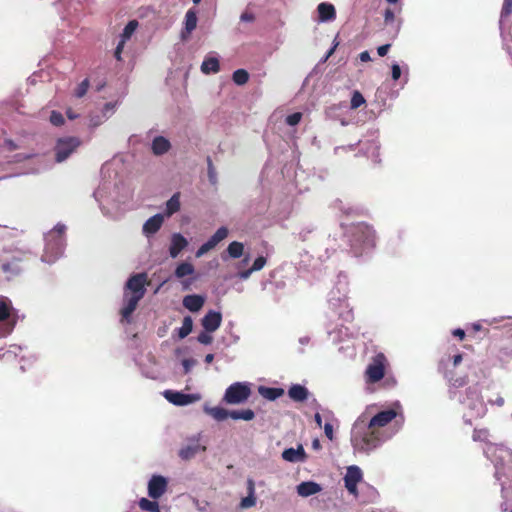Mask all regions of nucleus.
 <instances>
[{
  "label": "nucleus",
  "instance_id": "1a4fd4ad",
  "mask_svg": "<svg viewBox=\"0 0 512 512\" xmlns=\"http://www.w3.org/2000/svg\"><path fill=\"white\" fill-rule=\"evenodd\" d=\"M148 277L146 273H138L132 275L127 283L126 289L130 290L132 294L138 295L140 297H144L146 289L145 286L148 285Z\"/></svg>",
  "mask_w": 512,
  "mask_h": 512
},
{
  "label": "nucleus",
  "instance_id": "864d4df0",
  "mask_svg": "<svg viewBox=\"0 0 512 512\" xmlns=\"http://www.w3.org/2000/svg\"><path fill=\"white\" fill-rule=\"evenodd\" d=\"M240 20L242 22H254L255 15L252 12L244 11L240 16Z\"/></svg>",
  "mask_w": 512,
  "mask_h": 512
},
{
  "label": "nucleus",
  "instance_id": "6ab92c4d",
  "mask_svg": "<svg viewBox=\"0 0 512 512\" xmlns=\"http://www.w3.org/2000/svg\"><path fill=\"white\" fill-rule=\"evenodd\" d=\"M205 303V298L201 295L191 294L183 298V306L191 312L199 311Z\"/></svg>",
  "mask_w": 512,
  "mask_h": 512
},
{
  "label": "nucleus",
  "instance_id": "c9c22d12",
  "mask_svg": "<svg viewBox=\"0 0 512 512\" xmlns=\"http://www.w3.org/2000/svg\"><path fill=\"white\" fill-rule=\"evenodd\" d=\"M193 273H194V266L188 262L180 263L175 270V276L177 278H183L185 276L192 275Z\"/></svg>",
  "mask_w": 512,
  "mask_h": 512
},
{
  "label": "nucleus",
  "instance_id": "f3484780",
  "mask_svg": "<svg viewBox=\"0 0 512 512\" xmlns=\"http://www.w3.org/2000/svg\"><path fill=\"white\" fill-rule=\"evenodd\" d=\"M142 298L143 297L134 294L128 297L125 293V305L121 309V316L123 320H126L127 322L130 321L132 313L136 310L138 303Z\"/></svg>",
  "mask_w": 512,
  "mask_h": 512
},
{
  "label": "nucleus",
  "instance_id": "c03bdc74",
  "mask_svg": "<svg viewBox=\"0 0 512 512\" xmlns=\"http://www.w3.org/2000/svg\"><path fill=\"white\" fill-rule=\"evenodd\" d=\"M489 436V431L486 428L482 429H474L473 431V439L475 441H486Z\"/></svg>",
  "mask_w": 512,
  "mask_h": 512
},
{
  "label": "nucleus",
  "instance_id": "e433bc0d",
  "mask_svg": "<svg viewBox=\"0 0 512 512\" xmlns=\"http://www.w3.org/2000/svg\"><path fill=\"white\" fill-rule=\"evenodd\" d=\"M232 79L237 85H244L249 80V73L245 69H238L234 71Z\"/></svg>",
  "mask_w": 512,
  "mask_h": 512
},
{
  "label": "nucleus",
  "instance_id": "a878e982",
  "mask_svg": "<svg viewBox=\"0 0 512 512\" xmlns=\"http://www.w3.org/2000/svg\"><path fill=\"white\" fill-rule=\"evenodd\" d=\"M289 397L296 402H303L308 398V390L302 385L294 384L288 390Z\"/></svg>",
  "mask_w": 512,
  "mask_h": 512
},
{
  "label": "nucleus",
  "instance_id": "ddd939ff",
  "mask_svg": "<svg viewBox=\"0 0 512 512\" xmlns=\"http://www.w3.org/2000/svg\"><path fill=\"white\" fill-rule=\"evenodd\" d=\"M163 395L170 403L177 406L188 405L199 399L196 394H185L174 390H166Z\"/></svg>",
  "mask_w": 512,
  "mask_h": 512
},
{
  "label": "nucleus",
  "instance_id": "72a5a7b5",
  "mask_svg": "<svg viewBox=\"0 0 512 512\" xmlns=\"http://www.w3.org/2000/svg\"><path fill=\"white\" fill-rule=\"evenodd\" d=\"M193 329V320L190 316H185L182 326L178 329V336L180 339L187 337Z\"/></svg>",
  "mask_w": 512,
  "mask_h": 512
},
{
  "label": "nucleus",
  "instance_id": "473e14b6",
  "mask_svg": "<svg viewBox=\"0 0 512 512\" xmlns=\"http://www.w3.org/2000/svg\"><path fill=\"white\" fill-rule=\"evenodd\" d=\"M244 245L241 242L233 241L227 247V252L231 258L237 259L243 255Z\"/></svg>",
  "mask_w": 512,
  "mask_h": 512
},
{
  "label": "nucleus",
  "instance_id": "680f3d73",
  "mask_svg": "<svg viewBox=\"0 0 512 512\" xmlns=\"http://www.w3.org/2000/svg\"><path fill=\"white\" fill-rule=\"evenodd\" d=\"M359 59L362 62H368L371 60L370 54L368 51H363L359 54Z\"/></svg>",
  "mask_w": 512,
  "mask_h": 512
},
{
  "label": "nucleus",
  "instance_id": "37998d69",
  "mask_svg": "<svg viewBox=\"0 0 512 512\" xmlns=\"http://www.w3.org/2000/svg\"><path fill=\"white\" fill-rule=\"evenodd\" d=\"M88 88H89V80L88 79H84L78 85V87L75 89V92H74L75 97L82 98L83 96H85V94L88 91Z\"/></svg>",
  "mask_w": 512,
  "mask_h": 512
},
{
  "label": "nucleus",
  "instance_id": "423d86ee",
  "mask_svg": "<svg viewBox=\"0 0 512 512\" xmlns=\"http://www.w3.org/2000/svg\"><path fill=\"white\" fill-rule=\"evenodd\" d=\"M81 145V140L78 137L67 136L59 138L56 141L54 151H55V161L57 163H61L65 161L76 149Z\"/></svg>",
  "mask_w": 512,
  "mask_h": 512
},
{
  "label": "nucleus",
  "instance_id": "6e6552de",
  "mask_svg": "<svg viewBox=\"0 0 512 512\" xmlns=\"http://www.w3.org/2000/svg\"><path fill=\"white\" fill-rule=\"evenodd\" d=\"M461 402L467 404L470 409L474 410L476 417H481L486 412L484 401L480 391L476 387H469L466 390L465 398L461 400Z\"/></svg>",
  "mask_w": 512,
  "mask_h": 512
},
{
  "label": "nucleus",
  "instance_id": "c85d7f7f",
  "mask_svg": "<svg viewBox=\"0 0 512 512\" xmlns=\"http://www.w3.org/2000/svg\"><path fill=\"white\" fill-rule=\"evenodd\" d=\"M259 393L268 400H276L284 394V390L282 388H274V387H259Z\"/></svg>",
  "mask_w": 512,
  "mask_h": 512
},
{
  "label": "nucleus",
  "instance_id": "f8f14e48",
  "mask_svg": "<svg viewBox=\"0 0 512 512\" xmlns=\"http://www.w3.org/2000/svg\"><path fill=\"white\" fill-rule=\"evenodd\" d=\"M396 416L397 412L394 409H387L377 413L371 419H367V422L370 424V427L384 431L383 428L395 419Z\"/></svg>",
  "mask_w": 512,
  "mask_h": 512
},
{
  "label": "nucleus",
  "instance_id": "13d9d810",
  "mask_svg": "<svg viewBox=\"0 0 512 512\" xmlns=\"http://www.w3.org/2000/svg\"><path fill=\"white\" fill-rule=\"evenodd\" d=\"M324 432H325V435L328 439L332 440L333 439V426L332 424L330 423H326L324 425Z\"/></svg>",
  "mask_w": 512,
  "mask_h": 512
},
{
  "label": "nucleus",
  "instance_id": "bf43d9fd",
  "mask_svg": "<svg viewBox=\"0 0 512 512\" xmlns=\"http://www.w3.org/2000/svg\"><path fill=\"white\" fill-rule=\"evenodd\" d=\"M54 233H57L59 237H62V235L65 232V226L62 224H57L55 228L53 229Z\"/></svg>",
  "mask_w": 512,
  "mask_h": 512
},
{
  "label": "nucleus",
  "instance_id": "39448f33",
  "mask_svg": "<svg viewBox=\"0 0 512 512\" xmlns=\"http://www.w3.org/2000/svg\"><path fill=\"white\" fill-rule=\"evenodd\" d=\"M388 366V360L384 353L379 352L372 357L371 362L365 370V379L369 384L379 382L385 376V370Z\"/></svg>",
  "mask_w": 512,
  "mask_h": 512
},
{
  "label": "nucleus",
  "instance_id": "8fccbe9b",
  "mask_svg": "<svg viewBox=\"0 0 512 512\" xmlns=\"http://www.w3.org/2000/svg\"><path fill=\"white\" fill-rule=\"evenodd\" d=\"M210 333L211 332H207L206 330L201 332L197 337L198 342L204 345L211 344L213 341V337L210 335Z\"/></svg>",
  "mask_w": 512,
  "mask_h": 512
},
{
  "label": "nucleus",
  "instance_id": "0e129e2a",
  "mask_svg": "<svg viewBox=\"0 0 512 512\" xmlns=\"http://www.w3.org/2000/svg\"><path fill=\"white\" fill-rule=\"evenodd\" d=\"M490 403H495L498 406H503L505 403V400L502 396L498 395L495 400H490Z\"/></svg>",
  "mask_w": 512,
  "mask_h": 512
},
{
  "label": "nucleus",
  "instance_id": "e2e57ef3",
  "mask_svg": "<svg viewBox=\"0 0 512 512\" xmlns=\"http://www.w3.org/2000/svg\"><path fill=\"white\" fill-rule=\"evenodd\" d=\"M182 364H183L185 373H188L190 371V368H191L192 364H193V361H191L189 359H185V360H183Z\"/></svg>",
  "mask_w": 512,
  "mask_h": 512
},
{
  "label": "nucleus",
  "instance_id": "4be33fe9",
  "mask_svg": "<svg viewBox=\"0 0 512 512\" xmlns=\"http://www.w3.org/2000/svg\"><path fill=\"white\" fill-rule=\"evenodd\" d=\"M20 235V230L17 227H10L7 225H0V243H14V240Z\"/></svg>",
  "mask_w": 512,
  "mask_h": 512
},
{
  "label": "nucleus",
  "instance_id": "a19ab883",
  "mask_svg": "<svg viewBox=\"0 0 512 512\" xmlns=\"http://www.w3.org/2000/svg\"><path fill=\"white\" fill-rule=\"evenodd\" d=\"M50 249V244L48 243L46 246L45 254L42 256V259L47 262H53L58 256L61 254V244L57 242L55 244V248L53 247L54 255L53 257H48L47 253Z\"/></svg>",
  "mask_w": 512,
  "mask_h": 512
},
{
  "label": "nucleus",
  "instance_id": "7ed1b4c3",
  "mask_svg": "<svg viewBox=\"0 0 512 512\" xmlns=\"http://www.w3.org/2000/svg\"><path fill=\"white\" fill-rule=\"evenodd\" d=\"M26 253L20 249L0 250V281H12L26 268Z\"/></svg>",
  "mask_w": 512,
  "mask_h": 512
},
{
  "label": "nucleus",
  "instance_id": "0eeeda50",
  "mask_svg": "<svg viewBox=\"0 0 512 512\" xmlns=\"http://www.w3.org/2000/svg\"><path fill=\"white\" fill-rule=\"evenodd\" d=\"M250 395L251 389L248 384L236 382L226 389L223 400L228 404H240L245 402Z\"/></svg>",
  "mask_w": 512,
  "mask_h": 512
},
{
  "label": "nucleus",
  "instance_id": "603ef678",
  "mask_svg": "<svg viewBox=\"0 0 512 512\" xmlns=\"http://www.w3.org/2000/svg\"><path fill=\"white\" fill-rule=\"evenodd\" d=\"M395 20V15H394V12L392 9L390 8H387L384 12V22L386 25H388L389 23H392L394 22Z\"/></svg>",
  "mask_w": 512,
  "mask_h": 512
},
{
  "label": "nucleus",
  "instance_id": "3c124183",
  "mask_svg": "<svg viewBox=\"0 0 512 512\" xmlns=\"http://www.w3.org/2000/svg\"><path fill=\"white\" fill-rule=\"evenodd\" d=\"M266 262H267V260H266V258L264 256H259V257H257L254 260L251 268H252V270L254 272L260 271L261 269H263V267L265 266Z\"/></svg>",
  "mask_w": 512,
  "mask_h": 512
},
{
  "label": "nucleus",
  "instance_id": "de8ad7c7",
  "mask_svg": "<svg viewBox=\"0 0 512 512\" xmlns=\"http://www.w3.org/2000/svg\"><path fill=\"white\" fill-rule=\"evenodd\" d=\"M302 119V113L295 112L286 117V123L290 126L297 125Z\"/></svg>",
  "mask_w": 512,
  "mask_h": 512
},
{
  "label": "nucleus",
  "instance_id": "052dcab7",
  "mask_svg": "<svg viewBox=\"0 0 512 512\" xmlns=\"http://www.w3.org/2000/svg\"><path fill=\"white\" fill-rule=\"evenodd\" d=\"M452 334L455 337H458L460 340H463L465 337V331L461 328H457V329L453 330Z\"/></svg>",
  "mask_w": 512,
  "mask_h": 512
},
{
  "label": "nucleus",
  "instance_id": "69168bd1",
  "mask_svg": "<svg viewBox=\"0 0 512 512\" xmlns=\"http://www.w3.org/2000/svg\"><path fill=\"white\" fill-rule=\"evenodd\" d=\"M254 271L250 267L248 270L240 272V278L247 279Z\"/></svg>",
  "mask_w": 512,
  "mask_h": 512
},
{
  "label": "nucleus",
  "instance_id": "9d476101",
  "mask_svg": "<svg viewBox=\"0 0 512 512\" xmlns=\"http://www.w3.org/2000/svg\"><path fill=\"white\" fill-rule=\"evenodd\" d=\"M168 488V481L161 475H153L148 482V495L152 499H158L163 496Z\"/></svg>",
  "mask_w": 512,
  "mask_h": 512
},
{
  "label": "nucleus",
  "instance_id": "9b49d317",
  "mask_svg": "<svg viewBox=\"0 0 512 512\" xmlns=\"http://www.w3.org/2000/svg\"><path fill=\"white\" fill-rule=\"evenodd\" d=\"M363 474L358 466H350L344 477L345 488L353 495L358 494L357 485L362 480Z\"/></svg>",
  "mask_w": 512,
  "mask_h": 512
},
{
  "label": "nucleus",
  "instance_id": "2f4dec72",
  "mask_svg": "<svg viewBox=\"0 0 512 512\" xmlns=\"http://www.w3.org/2000/svg\"><path fill=\"white\" fill-rule=\"evenodd\" d=\"M180 209V194L175 193L166 203V214L171 216Z\"/></svg>",
  "mask_w": 512,
  "mask_h": 512
},
{
  "label": "nucleus",
  "instance_id": "6e6d98bb",
  "mask_svg": "<svg viewBox=\"0 0 512 512\" xmlns=\"http://www.w3.org/2000/svg\"><path fill=\"white\" fill-rule=\"evenodd\" d=\"M125 43H126L125 41L120 40L118 45H117V47H116V49H115L114 56L119 61L121 60V53L123 51Z\"/></svg>",
  "mask_w": 512,
  "mask_h": 512
},
{
  "label": "nucleus",
  "instance_id": "58836bf2",
  "mask_svg": "<svg viewBox=\"0 0 512 512\" xmlns=\"http://www.w3.org/2000/svg\"><path fill=\"white\" fill-rule=\"evenodd\" d=\"M365 98L364 96L357 90H355L352 94L351 101H350V108L351 109H357L363 104H365Z\"/></svg>",
  "mask_w": 512,
  "mask_h": 512
},
{
  "label": "nucleus",
  "instance_id": "dca6fc26",
  "mask_svg": "<svg viewBox=\"0 0 512 512\" xmlns=\"http://www.w3.org/2000/svg\"><path fill=\"white\" fill-rule=\"evenodd\" d=\"M282 458L291 463L304 462L307 454L301 444L297 448H287L282 452Z\"/></svg>",
  "mask_w": 512,
  "mask_h": 512
},
{
  "label": "nucleus",
  "instance_id": "a211bd4d",
  "mask_svg": "<svg viewBox=\"0 0 512 512\" xmlns=\"http://www.w3.org/2000/svg\"><path fill=\"white\" fill-rule=\"evenodd\" d=\"M188 245V241L180 233H175L171 239V245L169 247V253L172 258H176L182 250Z\"/></svg>",
  "mask_w": 512,
  "mask_h": 512
},
{
  "label": "nucleus",
  "instance_id": "f257e3e1",
  "mask_svg": "<svg viewBox=\"0 0 512 512\" xmlns=\"http://www.w3.org/2000/svg\"><path fill=\"white\" fill-rule=\"evenodd\" d=\"M388 437L385 431L370 427L365 415L357 418L351 431V443L354 449L366 453L379 447Z\"/></svg>",
  "mask_w": 512,
  "mask_h": 512
},
{
  "label": "nucleus",
  "instance_id": "f03ea898",
  "mask_svg": "<svg viewBox=\"0 0 512 512\" xmlns=\"http://www.w3.org/2000/svg\"><path fill=\"white\" fill-rule=\"evenodd\" d=\"M346 234L349 238L350 250L354 256L359 257L376 247V232L365 222H358L348 226Z\"/></svg>",
  "mask_w": 512,
  "mask_h": 512
},
{
  "label": "nucleus",
  "instance_id": "ea45409f",
  "mask_svg": "<svg viewBox=\"0 0 512 512\" xmlns=\"http://www.w3.org/2000/svg\"><path fill=\"white\" fill-rule=\"evenodd\" d=\"M206 161H207L208 179L211 184H216L217 183V172L213 165L211 157L208 156Z\"/></svg>",
  "mask_w": 512,
  "mask_h": 512
},
{
  "label": "nucleus",
  "instance_id": "774afa93",
  "mask_svg": "<svg viewBox=\"0 0 512 512\" xmlns=\"http://www.w3.org/2000/svg\"><path fill=\"white\" fill-rule=\"evenodd\" d=\"M213 360H214V355H213V354H211V353H210V354H207V355L205 356V359H204L205 363H207V364L212 363V361H213Z\"/></svg>",
  "mask_w": 512,
  "mask_h": 512
},
{
  "label": "nucleus",
  "instance_id": "49530a36",
  "mask_svg": "<svg viewBox=\"0 0 512 512\" xmlns=\"http://www.w3.org/2000/svg\"><path fill=\"white\" fill-rule=\"evenodd\" d=\"M512 14V0H504L502 9H501V17L507 18Z\"/></svg>",
  "mask_w": 512,
  "mask_h": 512
},
{
  "label": "nucleus",
  "instance_id": "5fc2aeb1",
  "mask_svg": "<svg viewBox=\"0 0 512 512\" xmlns=\"http://www.w3.org/2000/svg\"><path fill=\"white\" fill-rule=\"evenodd\" d=\"M391 74L393 80H398L401 76V68L398 64H393L391 67Z\"/></svg>",
  "mask_w": 512,
  "mask_h": 512
},
{
  "label": "nucleus",
  "instance_id": "4d7b16f0",
  "mask_svg": "<svg viewBox=\"0 0 512 512\" xmlns=\"http://www.w3.org/2000/svg\"><path fill=\"white\" fill-rule=\"evenodd\" d=\"M391 47V44H385V45H382V46H379L377 48V53L380 57H384L385 55H387L389 49Z\"/></svg>",
  "mask_w": 512,
  "mask_h": 512
},
{
  "label": "nucleus",
  "instance_id": "4c0bfd02",
  "mask_svg": "<svg viewBox=\"0 0 512 512\" xmlns=\"http://www.w3.org/2000/svg\"><path fill=\"white\" fill-rule=\"evenodd\" d=\"M137 27L138 22L136 20L129 21L123 29V32L121 34V40L126 42L128 39H130V37L135 32Z\"/></svg>",
  "mask_w": 512,
  "mask_h": 512
},
{
  "label": "nucleus",
  "instance_id": "412c9836",
  "mask_svg": "<svg viewBox=\"0 0 512 512\" xmlns=\"http://www.w3.org/2000/svg\"><path fill=\"white\" fill-rule=\"evenodd\" d=\"M319 21L328 22L336 18L335 7L327 2H322L317 7Z\"/></svg>",
  "mask_w": 512,
  "mask_h": 512
},
{
  "label": "nucleus",
  "instance_id": "20e7f679",
  "mask_svg": "<svg viewBox=\"0 0 512 512\" xmlns=\"http://www.w3.org/2000/svg\"><path fill=\"white\" fill-rule=\"evenodd\" d=\"M463 360V355L457 353L454 355H447L442 358L439 362L438 369L443 374L444 378L447 379L449 384L453 387H463L468 382L467 376L456 377L454 368H456Z\"/></svg>",
  "mask_w": 512,
  "mask_h": 512
},
{
  "label": "nucleus",
  "instance_id": "338daca9",
  "mask_svg": "<svg viewBox=\"0 0 512 512\" xmlns=\"http://www.w3.org/2000/svg\"><path fill=\"white\" fill-rule=\"evenodd\" d=\"M337 45H338V43H335V44H334V46H333V47H331V48L328 50V52H327V54H326V56H325V58H324V61H326L329 57H331V56L333 55V53L335 52V49H336Z\"/></svg>",
  "mask_w": 512,
  "mask_h": 512
},
{
  "label": "nucleus",
  "instance_id": "b1692460",
  "mask_svg": "<svg viewBox=\"0 0 512 512\" xmlns=\"http://www.w3.org/2000/svg\"><path fill=\"white\" fill-rule=\"evenodd\" d=\"M321 486L313 481L302 482L297 486V493L302 497H308L321 491Z\"/></svg>",
  "mask_w": 512,
  "mask_h": 512
},
{
  "label": "nucleus",
  "instance_id": "5701e85b",
  "mask_svg": "<svg viewBox=\"0 0 512 512\" xmlns=\"http://www.w3.org/2000/svg\"><path fill=\"white\" fill-rule=\"evenodd\" d=\"M163 216L156 214L150 217L143 225V232L147 235L155 234L162 226Z\"/></svg>",
  "mask_w": 512,
  "mask_h": 512
},
{
  "label": "nucleus",
  "instance_id": "2eb2a0df",
  "mask_svg": "<svg viewBox=\"0 0 512 512\" xmlns=\"http://www.w3.org/2000/svg\"><path fill=\"white\" fill-rule=\"evenodd\" d=\"M222 322V315L220 312L210 310L202 319V326L207 332L216 331Z\"/></svg>",
  "mask_w": 512,
  "mask_h": 512
},
{
  "label": "nucleus",
  "instance_id": "aec40b11",
  "mask_svg": "<svg viewBox=\"0 0 512 512\" xmlns=\"http://www.w3.org/2000/svg\"><path fill=\"white\" fill-rule=\"evenodd\" d=\"M197 21V12L194 9H189L185 14L184 30L181 33L183 39L195 30Z\"/></svg>",
  "mask_w": 512,
  "mask_h": 512
},
{
  "label": "nucleus",
  "instance_id": "7c9ffc66",
  "mask_svg": "<svg viewBox=\"0 0 512 512\" xmlns=\"http://www.w3.org/2000/svg\"><path fill=\"white\" fill-rule=\"evenodd\" d=\"M230 417L234 420H245L250 421L253 420L255 417V413L251 409H244V410H233L230 411Z\"/></svg>",
  "mask_w": 512,
  "mask_h": 512
},
{
  "label": "nucleus",
  "instance_id": "4468645a",
  "mask_svg": "<svg viewBox=\"0 0 512 512\" xmlns=\"http://www.w3.org/2000/svg\"><path fill=\"white\" fill-rule=\"evenodd\" d=\"M228 236V229L226 227H220L210 238L207 242L202 244L196 255L202 256L215 248L218 243H220L222 240H224Z\"/></svg>",
  "mask_w": 512,
  "mask_h": 512
},
{
  "label": "nucleus",
  "instance_id": "f704fd0d",
  "mask_svg": "<svg viewBox=\"0 0 512 512\" xmlns=\"http://www.w3.org/2000/svg\"><path fill=\"white\" fill-rule=\"evenodd\" d=\"M139 508L148 512H161L158 502L141 498L138 502Z\"/></svg>",
  "mask_w": 512,
  "mask_h": 512
},
{
  "label": "nucleus",
  "instance_id": "cd10ccee",
  "mask_svg": "<svg viewBox=\"0 0 512 512\" xmlns=\"http://www.w3.org/2000/svg\"><path fill=\"white\" fill-rule=\"evenodd\" d=\"M12 311L13 306L11 300L6 296L0 295V322L7 320Z\"/></svg>",
  "mask_w": 512,
  "mask_h": 512
},
{
  "label": "nucleus",
  "instance_id": "c756f323",
  "mask_svg": "<svg viewBox=\"0 0 512 512\" xmlns=\"http://www.w3.org/2000/svg\"><path fill=\"white\" fill-rule=\"evenodd\" d=\"M205 411L207 414L212 416L217 421H223L230 417V411L226 410L222 407H211V408H205Z\"/></svg>",
  "mask_w": 512,
  "mask_h": 512
},
{
  "label": "nucleus",
  "instance_id": "79ce46f5",
  "mask_svg": "<svg viewBox=\"0 0 512 512\" xmlns=\"http://www.w3.org/2000/svg\"><path fill=\"white\" fill-rule=\"evenodd\" d=\"M197 452V446H186L179 451V456L184 460H189L195 456Z\"/></svg>",
  "mask_w": 512,
  "mask_h": 512
},
{
  "label": "nucleus",
  "instance_id": "09e8293b",
  "mask_svg": "<svg viewBox=\"0 0 512 512\" xmlns=\"http://www.w3.org/2000/svg\"><path fill=\"white\" fill-rule=\"evenodd\" d=\"M251 490H252L251 494L241 500V503H240L241 508H250L255 505L256 499L253 496V488H251Z\"/></svg>",
  "mask_w": 512,
  "mask_h": 512
},
{
  "label": "nucleus",
  "instance_id": "bb28decb",
  "mask_svg": "<svg viewBox=\"0 0 512 512\" xmlns=\"http://www.w3.org/2000/svg\"><path fill=\"white\" fill-rule=\"evenodd\" d=\"M220 70L219 60L216 57H206L201 65L204 74L217 73Z\"/></svg>",
  "mask_w": 512,
  "mask_h": 512
},
{
  "label": "nucleus",
  "instance_id": "393cba45",
  "mask_svg": "<svg viewBox=\"0 0 512 512\" xmlns=\"http://www.w3.org/2000/svg\"><path fill=\"white\" fill-rule=\"evenodd\" d=\"M170 147V142L163 136H157L152 141V151L155 155L167 153Z\"/></svg>",
  "mask_w": 512,
  "mask_h": 512
},
{
  "label": "nucleus",
  "instance_id": "a18cd8bd",
  "mask_svg": "<svg viewBox=\"0 0 512 512\" xmlns=\"http://www.w3.org/2000/svg\"><path fill=\"white\" fill-rule=\"evenodd\" d=\"M50 122L54 126H61L64 124L65 120L63 115L58 111H52L50 115Z\"/></svg>",
  "mask_w": 512,
  "mask_h": 512
}]
</instances>
